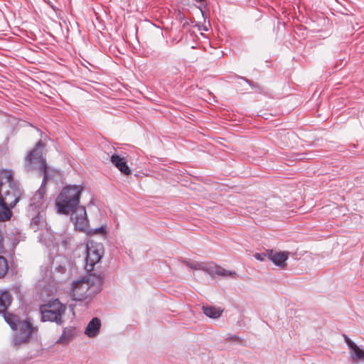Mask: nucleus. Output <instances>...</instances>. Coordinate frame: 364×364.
<instances>
[{"label": "nucleus", "mask_w": 364, "mask_h": 364, "mask_svg": "<svg viewBox=\"0 0 364 364\" xmlns=\"http://www.w3.org/2000/svg\"><path fill=\"white\" fill-rule=\"evenodd\" d=\"M82 187L78 186H69L65 187L60 193L56 206L58 210L62 214L71 213V220L75 229L87 232L90 234L105 235L106 230L103 226L99 228L88 230L89 221L85 207L79 206L80 196L82 192Z\"/></svg>", "instance_id": "obj_1"}, {"label": "nucleus", "mask_w": 364, "mask_h": 364, "mask_svg": "<svg viewBox=\"0 0 364 364\" xmlns=\"http://www.w3.org/2000/svg\"><path fill=\"white\" fill-rule=\"evenodd\" d=\"M43 144L41 141L36 143L33 149L29 151L26 157L25 168L28 171L38 170L43 173V179L41 188L36 191L31 199V205L40 207L43 204L44 195L46 193V185L48 181V168L46 159L41 152L38 150Z\"/></svg>", "instance_id": "obj_2"}, {"label": "nucleus", "mask_w": 364, "mask_h": 364, "mask_svg": "<svg viewBox=\"0 0 364 364\" xmlns=\"http://www.w3.org/2000/svg\"><path fill=\"white\" fill-rule=\"evenodd\" d=\"M0 213H3L7 215V218H0V221H6L11 218L12 213L10 208H14L18 202L21 191L17 185H13L5 189L0 188Z\"/></svg>", "instance_id": "obj_3"}, {"label": "nucleus", "mask_w": 364, "mask_h": 364, "mask_svg": "<svg viewBox=\"0 0 364 364\" xmlns=\"http://www.w3.org/2000/svg\"><path fill=\"white\" fill-rule=\"evenodd\" d=\"M3 314L5 321L11 328L19 331L14 340V344L18 346L26 343L33 331L32 324L28 321H20L16 316L6 311Z\"/></svg>", "instance_id": "obj_4"}, {"label": "nucleus", "mask_w": 364, "mask_h": 364, "mask_svg": "<svg viewBox=\"0 0 364 364\" xmlns=\"http://www.w3.org/2000/svg\"><path fill=\"white\" fill-rule=\"evenodd\" d=\"M183 264L193 269L203 270L210 274L211 277L216 276L222 277L224 278L231 277L235 278L237 273L235 271H230L224 269L223 267L216 264L214 262H188L183 261Z\"/></svg>", "instance_id": "obj_5"}, {"label": "nucleus", "mask_w": 364, "mask_h": 364, "mask_svg": "<svg viewBox=\"0 0 364 364\" xmlns=\"http://www.w3.org/2000/svg\"><path fill=\"white\" fill-rule=\"evenodd\" d=\"M66 307L60 303L58 299L49 301L46 304L40 306V311L43 321H55L58 324L63 323L62 316L65 311Z\"/></svg>", "instance_id": "obj_6"}, {"label": "nucleus", "mask_w": 364, "mask_h": 364, "mask_svg": "<svg viewBox=\"0 0 364 364\" xmlns=\"http://www.w3.org/2000/svg\"><path fill=\"white\" fill-rule=\"evenodd\" d=\"M87 255L85 258V269L87 272L94 270V267L102 259L104 254V247L100 242L90 240L87 243Z\"/></svg>", "instance_id": "obj_7"}, {"label": "nucleus", "mask_w": 364, "mask_h": 364, "mask_svg": "<svg viewBox=\"0 0 364 364\" xmlns=\"http://www.w3.org/2000/svg\"><path fill=\"white\" fill-rule=\"evenodd\" d=\"M267 256L274 264L284 268L286 267V261L288 259L287 252H276L273 250L267 251Z\"/></svg>", "instance_id": "obj_8"}, {"label": "nucleus", "mask_w": 364, "mask_h": 364, "mask_svg": "<svg viewBox=\"0 0 364 364\" xmlns=\"http://www.w3.org/2000/svg\"><path fill=\"white\" fill-rule=\"evenodd\" d=\"M111 162L117 167L123 174L129 176L131 174V170L127 164V161L124 156L117 154H113L111 156Z\"/></svg>", "instance_id": "obj_9"}, {"label": "nucleus", "mask_w": 364, "mask_h": 364, "mask_svg": "<svg viewBox=\"0 0 364 364\" xmlns=\"http://www.w3.org/2000/svg\"><path fill=\"white\" fill-rule=\"evenodd\" d=\"M90 288L95 287L97 289H100L103 284L105 275L101 273L97 274L95 272L89 274L85 277Z\"/></svg>", "instance_id": "obj_10"}, {"label": "nucleus", "mask_w": 364, "mask_h": 364, "mask_svg": "<svg viewBox=\"0 0 364 364\" xmlns=\"http://www.w3.org/2000/svg\"><path fill=\"white\" fill-rule=\"evenodd\" d=\"M100 327V320L98 318L95 317L88 323L87 326L85 328V333L88 337H95L99 333Z\"/></svg>", "instance_id": "obj_11"}, {"label": "nucleus", "mask_w": 364, "mask_h": 364, "mask_svg": "<svg viewBox=\"0 0 364 364\" xmlns=\"http://www.w3.org/2000/svg\"><path fill=\"white\" fill-rule=\"evenodd\" d=\"M13 185L16 184L14 181L11 172L7 170L2 171L0 173V188L5 189Z\"/></svg>", "instance_id": "obj_12"}, {"label": "nucleus", "mask_w": 364, "mask_h": 364, "mask_svg": "<svg viewBox=\"0 0 364 364\" xmlns=\"http://www.w3.org/2000/svg\"><path fill=\"white\" fill-rule=\"evenodd\" d=\"M345 341L348 347L353 351L354 355H353V360H364V350L360 349L354 342H353L346 336H344Z\"/></svg>", "instance_id": "obj_13"}, {"label": "nucleus", "mask_w": 364, "mask_h": 364, "mask_svg": "<svg viewBox=\"0 0 364 364\" xmlns=\"http://www.w3.org/2000/svg\"><path fill=\"white\" fill-rule=\"evenodd\" d=\"M89 288L90 287L84 277L73 282L72 284L73 296L82 294V292L87 291Z\"/></svg>", "instance_id": "obj_14"}, {"label": "nucleus", "mask_w": 364, "mask_h": 364, "mask_svg": "<svg viewBox=\"0 0 364 364\" xmlns=\"http://www.w3.org/2000/svg\"><path fill=\"white\" fill-rule=\"evenodd\" d=\"M203 311L204 314L212 318H219L223 310L220 307L215 306H203Z\"/></svg>", "instance_id": "obj_15"}, {"label": "nucleus", "mask_w": 364, "mask_h": 364, "mask_svg": "<svg viewBox=\"0 0 364 364\" xmlns=\"http://www.w3.org/2000/svg\"><path fill=\"white\" fill-rule=\"evenodd\" d=\"M74 335L75 329L73 328H65L56 343L59 344H67L73 338Z\"/></svg>", "instance_id": "obj_16"}, {"label": "nucleus", "mask_w": 364, "mask_h": 364, "mask_svg": "<svg viewBox=\"0 0 364 364\" xmlns=\"http://www.w3.org/2000/svg\"><path fill=\"white\" fill-rule=\"evenodd\" d=\"M9 264L6 259L0 256V279L4 278L9 272Z\"/></svg>", "instance_id": "obj_17"}, {"label": "nucleus", "mask_w": 364, "mask_h": 364, "mask_svg": "<svg viewBox=\"0 0 364 364\" xmlns=\"http://www.w3.org/2000/svg\"><path fill=\"white\" fill-rule=\"evenodd\" d=\"M11 304V297H0V313H5Z\"/></svg>", "instance_id": "obj_18"}, {"label": "nucleus", "mask_w": 364, "mask_h": 364, "mask_svg": "<svg viewBox=\"0 0 364 364\" xmlns=\"http://www.w3.org/2000/svg\"><path fill=\"white\" fill-rule=\"evenodd\" d=\"M11 292L12 294H19L21 293V287L20 285H14L11 291L10 290H7V289H4V290H1L0 289V296H10V294Z\"/></svg>", "instance_id": "obj_19"}, {"label": "nucleus", "mask_w": 364, "mask_h": 364, "mask_svg": "<svg viewBox=\"0 0 364 364\" xmlns=\"http://www.w3.org/2000/svg\"><path fill=\"white\" fill-rule=\"evenodd\" d=\"M40 220H41V216L40 215L38 214L37 216H36L35 218H33L31 220V225H38L39 223H40Z\"/></svg>", "instance_id": "obj_20"}, {"label": "nucleus", "mask_w": 364, "mask_h": 364, "mask_svg": "<svg viewBox=\"0 0 364 364\" xmlns=\"http://www.w3.org/2000/svg\"><path fill=\"white\" fill-rule=\"evenodd\" d=\"M267 256V254L265 255H262V254H259V253H256L255 254L254 257H255V259H257V260H259V261H263L264 259V257Z\"/></svg>", "instance_id": "obj_21"}, {"label": "nucleus", "mask_w": 364, "mask_h": 364, "mask_svg": "<svg viewBox=\"0 0 364 364\" xmlns=\"http://www.w3.org/2000/svg\"><path fill=\"white\" fill-rule=\"evenodd\" d=\"M4 237L1 230H0V253L3 252L4 244H3Z\"/></svg>", "instance_id": "obj_22"}, {"label": "nucleus", "mask_w": 364, "mask_h": 364, "mask_svg": "<svg viewBox=\"0 0 364 364\" xmlns=\"http://www.w3.org/2000/svg\"><path fill=\"white\" fill-rule=\"evenodd\" d=\"M240 78H241L242 80H245L251 87H255V83L252 81H251V80H248V79H247L245 77H240Z\"/></svg>", "instance_id": "obj_23"}, {"label": "nucleus", "mask_w": 364, "mask_h": 364, "mask_svg": "<svg viewBox=\"0 0 364 364\" xmlns=\"http://www.w3.org/2000/svg\"><path fill=\"white\" fill-rule=\"evenodd\" d=\"M302 158L300 157V154H296L295 156V160H301Z\"/></svg>", "instance_id": "obj_24"}, {"label": "nucleus", "mask_w": 364, "mask_h": 364, "mask_svg": "<svg viewBox=\"0 0 364 364\" xmlns=\"http://www.w3.org/2000/svg\"><path fill=\"white\" fill-rule=\"evenodd\" d=\"M63 269V267H62L61 266H59V267H58V271H60V272Z\"/></svg>", "instance_id": "obj_25"}]
</instances>
